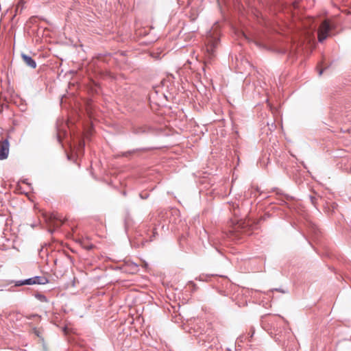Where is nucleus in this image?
Returning <instances> with one entry per match:
<instances>
[{
  "mask_svg": "<svg viewBox=\"0 0 351 351\" xmlns=\"http://www.w3.org/2000/svg\"><path fill=\"white\" fill-rule=\"evenodd\" d=\"M334 28V25L329 20H324L319 25L317 30L318 40L322 43L328 37L331 36V30Z\"/></svg>",
  "mask_w": 351,
  "mask_h": 351,
  "instance_id": "nucleus-1",
  "label": "nucleus"
},
{
  "mask_svg": "<svg viewBox=\"0 0 351 351\" xmlns=\"http://www.w3.org/2000/svg\"><path fill=\"white\" fill-rule=\"evenodd\" d=\"M47 279L44 276H35L25 280L17 281L16 286H22L25 285H45L47 283Z\"/></svg>",
  "mask_w": 351,
  "mask_h": 351,
  "instance_id": "nucleus-2",
  "label": "nucleus"
},
{
  "mask_svg": "<svg viewBox=\"0 0 351 351\" xmlns=\"http://www.w3.org/2000/svg\"><path fill=\"white\" fill-rule=\"evenodd\" d=\"M9 147V142L7 139L0 141V160H4L8 158Z\"/></svg>",
  "mask_w": 351,
  "mask_h": 351,
  "instance_id": "nucleus-3",
  "label": "nucleus"
},
{
  "mask_svg": "<svg viewBox=\"0 0 351 351\" xmlns=\"http://www.w3.org/2000/svg\"><path fill=\"white\" fill-rule=\"evenodd\" d=\"M219 40L215 38H209L206 45V51L208 53L209 58L214 56L215 48L217 47Z\"/></svg>",
  "mask_w": 351,
  "mask_h": 351,
  "instance_id": "nucleus-4",
  "label": "nucleus"
},
{
  "mask_svg": "<svg viewBox=\"0 0 351 351\" xmlns=\"http://www.w3.org/2000/svg\"><path fill=\"white\" fill-rule=\"evenodd\" d=\"M21 58L23 60V62L25 63L27 66L32 69H35L36 67V62L29 56L22 53Z\"/></svg>",
  "mask_w": 351,
  "mask_h": 351,
  "instance_id": "nucleus-5",
  "label": "nucleus"
},
{
  "mask_svg": "<svg viewBox=\"0 0 351 351\" xmlns=\"http://www.w3.org/2000/svg\"><path fill=\"white\" fill-rule=\"evenodd\" d=\"M49 222L51 223L54 227H58L63 223V221L58 218L55 215H51L49 217Z\"/></svg>",
  "mask_w": 351,
  "mask_h": 351,
  "instance_id": "nucleus-6",
  "label": "nucleus"
},
{
  "mask_svg": "<svg viewBox=\"0 0 351 351\" xmlns=\"http://www.w3.org/2000/svg\"><path fill=\"white\" fill-rule=\"evenodd\" d=\"M34 332H35V334H36L38 337H39V336H40V335H39V332H38L36 329H34Z\"/></svg>",
  "mask_w": 351,
  "mask_h": 351,
  "instance_id": "nucleus-7",
  "label": "nucleus"
},
{
  "mask_svg": "<svg viewBox=\"0 0 351 351\" xmlns=\"http://www.w3.org/2000/svg\"><path fill=\"white\" fill-rule=\"evenodd\" d=\"M293 6L294 8H296L298 7V3L297 2L293 3Z\"/></svg>",
  "mask_w": 351,
  "mask_h": 351,
  "instance_id": "nucleus-8",
  "label": "nucleus"
},
{
  "mask_svg": "<svg viewBox=\"0 0 351 351\" xmlns=\"http://www.w3.org/2000/svg\"><path fill=\"white\" fill-rule=\"evenodd\" d=\"M323 73V69H319V75H321Z\"/></svg>",
  "mask_w": 351,
  "mask_h": 351,
  "instance_id": "nucleus-9",
  "label": "nucleus"
}]
</instances>
